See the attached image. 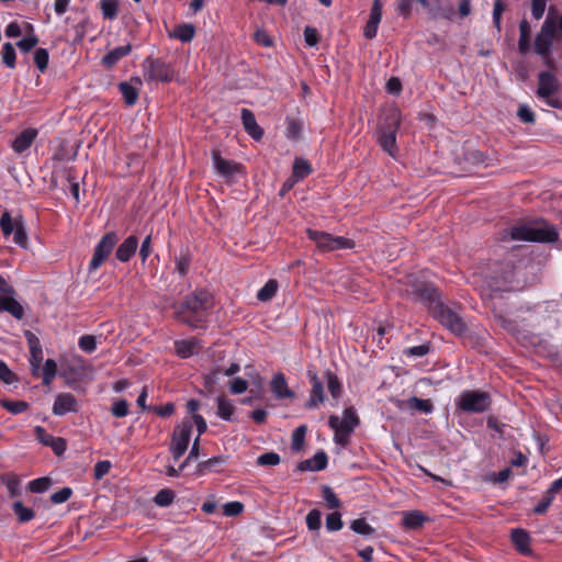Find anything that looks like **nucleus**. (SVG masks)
<instances>
[{
  "label": "nucleus",
  "instance_id": "nucleus-1",
  "mask_svg": "<svg viewBox=\"0 0 562 562\" xmlns=\"http://www.w3.org/2000/svg\"><path fill=\"white\" fill-rule=\"evenodd\" d=\"M213 306V295L207 290L196 289L184 296L176 307L175 316L191 328H205Z\"/></svg>",
  "mask_w": 562,
  "mask_h": 562
},
{
  "label": "nucleus",
  "instance_id": "nucleus-2",
  "mask_svg": "<svg viewBox=\"0 0 562 562\" xmlns=\"http://www.w3.org/2000/svg\"><path fill=\"white\" fill-rule=\"evenodd\" d=\"M526 240L536 243H554L559 238L557 228L547 222L535 225H516L503 232L502 239Z\"/></svg>",
  "mask_w": 562,
  "mask_h": 562
},
{
  "label": "nucleus",
  "instance_id": "nucleus-3",
  "mask_svg": "<svg viewBox=\"0 0 562 562\" xmlns=\"http://www.w3.org/2000/svg\"><path fill=\"white\" fill-rule=\"evenodd\" d=\"M359 425L360 418L352 406L344 409L341 419L337 415H330L328 418V426L334 430V442L342 448L349 445Z\"/></svg>",
  "mask_w": 562,
  "mask_h": 562
},
{
  "label": "nucleus",
  "instance_id": "nucleus-4",
  "mask_svg": "<svg viewBox=\"0 0 562 562\" xmlns=\"http://www.w3.org/2000/svg\"><path fill=\"white\" fill-rule=\"evenodd\" d=\"M401 126V112L397 109H391L385 114L383 122L378 126V143L381 148L391 157L396 156V134Z\"/></svg>",
  "mask_w": 562,
  "mask_h": 562
},
{
  "label": "nucleus",
  "instance_id": "nucleus-5",
  "mask_svg": "<svg viewBox=\"0 0 562 562\" xmlns=\"http://www.w3.org/2000/svg\"><path fill=\"white\" fill-rule=\"evenodd\" d=\"M456 411L465 414H482L492 406V396L488 392L479 390H464L454 398Z\"/></svg>",
  "mask_w": 562,
  "mask_h": 562
},
{
  "label": "nucleus",
  "instance_id": "nucleus-6",
  "mask_svg": "<svg viewBox=\"0 0 562 562\" xmlns=\"http://www.w3.org/2000/svg\"><path fill=\"white\" fill-rule=\"evenodd\" d=\"M143 76L146 82H171L176 70L171 63L160 57H146L142 63Z\"/></svg>",
  "mask_w": 562,
  "mask_h": 562
},
{
  "label": "nucleus",
  "instance_id": "nucleus-7",
  "mask_svg": "<svg viewBox=\"0 0 562 562\" xmlns=\"http://www.w3.org/2000/svg\"><path fill=\"white\" fill-rule=\"evenodd\" d=\"M306 236L308 237V239L314 241L317 248L322 251L351 249L355 247V241L352 239L342 236H334L329 233L322 231L307 228Z\"/></svg>",
  "mask_w": 562,
  "mask_h": 562
},
{
  "label": "nucleus",
  "instance_id": "nucleus-8",
  "mask_svg": "<svg viewBox=\"0 0 562 562\" xmlns=\"http://www.w3.org/2000/svg\"><path fill=\"white\" fill-rule=\"evenodd\" d=\"M430 314L443 327L457 336H462L467 331V325L459 313L446 305L442 301L435 306Z\"/></svg>",
  "mask_w": 562,
  "mask_h": 562
},
{
  "label": "nucleus",
  "instance_id": "nucleus-9",
  "mask_svg": "<svg viewBox=\"0 0 562 562\" xmlns=\"http://www.w3.org/2000/svg\"><path fill=\"white\" fill-rule=\"evenodd\" d=\"M409 295L420 302L429 313L441 302L439 289L431 282L415 279Z\"/></svg>",
  "mask_w": 562,
  "mask_h": 562
},
{
  "label": "nucleus",
  "instance_id": "nucleus-10",
  "mask_svg": "<svg viewBox=\"0 0 562 562\" xmlns=\"http://www.w3.org/2000/svg\"><path fill=\"white\" fill-rule=\"evenodd\" d=\"M117 243L119 235L116 232H108L101 237L88 265L89 273L97 271L108 260Z\"/></svg>",
  "mask_w": 562,
  "mask_h": 562
},
{
  "label": "nucleus",
  "instance_id": "nucleus-11",
  "mask_svg": "<svg viewBox=\"0 0 562 562\" xmlns=\"http://www.w3.org/2000/svg\"><path fill=\"white\" fill-rule=\"evenodd\" d=\"M0 228L4 237L13 234V241L22 248L27 246V234L22 216L12 218L8 211H4L0 217Z\"/></svg>",
  "mask_w": 562,
  "mask_h": 562
},
{
  "label": "nucleus",
  "instance_id": "nucleus-12",
  "mask_svg": "<svg viewBox=\"0 0 562 562\" xmlns=\"http://www.w3.org/2000/svg\"><path fill=\"white\" fill-rule=\"evenodd\" d=\"M192 431V423L183 420L173 429L170 451L175 460H179L187 451Z\"/></svg>",
  "mask_w": 562,
  "mask_h": 562
},
{
  "label": "nucleus",
  "instance_id": "nucleus-13",
  "mask_svg": "<svg viewBox=\"0 0 562 562\" xmlns=\"http://www.w3.org/2000/svg\"><path fill=\"white\" fill-rule=\"evenodd\" d=\"M306 375L311 384V390L305 407L308 409L318 408L325 402L324 381L318 376L315 367H310Z\"/></svg>",
  "mask_w": 562,
  "mask_h": 562
},
{
  "label": "nucleus",
  "instance_id": "nucleus-14",
  "mask_svg": "<svg viewBox=\"0 0 562 562\" xmlns=\"http://www.w3.org/2000/svg\"><path fill=\"white\" fill-rule=\"evenodd\" d=\"M211 157L215 172L218 176L229 179L234 177L236 173L240 172L241 165L234 160L223 158L218 149H213L211 151Z\"/></svg>",
  "mask_w": 562,
  "mask_h": 562
},
{
  "label": "nucleus",
  "instance_id": "nucleus-15",
  "mask_svg": "<svg viewBox=\"0 0 562 562\" xmlns=\"http://www.w3.org/2000/svg\"><path fill=\"white\" fill-rule=\"evenodd\" d=\"M52 411L56 416L77 413L79 411V403L76 396L69 392L58 393L55 397Z\"/></svg>",
  "mask_w": 562,
  "mask_h": 562
},
{
  "label": "nucleus",
  "instance_id": "nucleus-16",
  "mask_svg": "<svg viewBox=\"0 0 562 562\" xmlns=\"http://www.w3.org/2000/svg\"><path fill=\"white\" fill-rule=\"evenodd\" d=\"M559 90V80L551 71H541L538 75L537 95L541 99L551 98Z\"/></svg>",
  "mask_w": 562,
  "mask_h": 562
},
{
  "label": "nucleus",
  "instance_id": "nucleus-17",
  "mask_svg": "<svg viewBox=\"0 0 562 562\" xmlns=\"http://www.w3.org/2000/svg\"><path fill=\"white\" fill-rule=\"evenodd\" d=\"M137 248L138 238L135 235H130L117 246L115 258L120 262H128L135 256Z\"/></svg>",
  "mask_w": 562,
  "mask_h": 562
},
{
  "label": "nucleus",
  "instance_id": "nucleus-18",
  "mask_svg": "<svg viewBox=\"0 0 562 562\" xmlns=\"http://www.w3.org/2000/svg\"><path fill=\"white\" fill-rule=\"evenodd\" d=\"M270 389L277 400L293 398L295 393L290 390L284 373L278 372L273 375Z\"/></svg>",
  "mask_w": 562,
  "mask_h": 562
},
{
  "label": "nucleus",
  "instance_id": "nucleus-19",
  "mask_svg": "<svg viewBox=\"0 0 562 562\" xmlns=\"http://www.w3.org/2000/svg\"><path fill=\"white\" fill-rule=\"evenodd\" d=\"M14 294H0V313H9L15 319L24 317V308L14 297Z\"/></svg>",
  "mask_w": 562,
  "mask_h": 562
},
{
  "label": "nucleus",
  "instance_id": "nucleus-20",
  "mask_svg": "<svg viewBox=\"0 0 562 562\" xmlns=\"http://www.w3.org/2000/svg\"><path fill=\"white\" fill-rule=\"evenodd\" d=\"M241 122L246 133L255 140H260L263 136V130L258 125L255 114L246 108L241 109Z\"/></svg>",
  "mask_w": 562,
  "mask_h": 562
},
{
  "label": "nucleus",
  "instance_id": "nucleus-21",
  "mask_svg": "<svg viewBox=\"0 0 562 562\" xmlns=\"http://www.w3.org/2000/svg\"><path fill=\"white\" fill-rule=\"evenodd\" d=\"M132 82L137 83L138 86L142 85V80L138 77H134L131 79L130 82L122 81L119 83V90L124 99V102L127 106H133L136 104L139 95L138 88L134 87Z\"/></svg>",
  "mask_w": 562,
  "mask_h": 562
},
{
  "label": "nucleus",
  "instance_id": "nucleus-22",
  "mask_svg": "<svg viewBox=\"0 0 562 562\" xmlns=\"http://www.w3.org/2000/svg\"><path fill=\"white\" fill-rule=\"evenodd\" d=\"M37 137V130L25 128L13 140L12 148L15 153L22 154L27 150L35 138Z\"/></svg>",
  "mask_w": 562,
  "mask_h": 562
},
{
  "label": "nucleus",
  "instance_id": "nucleus-23",
  "mask_svg": "<svg viewBox=\"0 0 562 562\" xmlns=\"http://www.w3.org/2000/svg\"><path fill=\"white\" fill-rule=\"evenodd\" d=\"M173 261L175 271L178 276L180 278L187 277L192 265V255L189 247L180 248L179 254L175 256Z\"/></svg>",
  "mask_w": 562,
  "mask_h": 562
},
{
  "label": "nucleus",
  "instance_id": "nucleus-24",
  "mask_svg": "<svg viewBox=\"0 0 562 562\" xmlns=\"http://www.w3.org/2000/svg\"><path fill=\"white\" fill-rule=\"evenodd\" d=\"M27 338L29 347H30V363L34 369L40 368L41 362L43 360V350L40 342V339L30 330L25 333Z\"/></svg>",
  "mask_w": 562,
  "mask_h": 562
},
{
  "label": "nucleus",
  "instance_id": "nucleus-25",
  "mask_svg": "<svg viewBox=\"0 0 562 562\" xmlns=\"http://www.w3.org/2000/svg\"><path fill=\"white\" fill-rule=\"evenodd\" d=\"M201 347L200 340L196 338L182 339L175 341V350L181 359H188L193 356Z\"/></svg>",
  "mask_w": 562,
  "mask_h": 562
},
{
  "label": "nucleus",
  "instance_id": "nucleus-26",
  "mask_svg": "<svg viewBox=\"0 0 562 562\" xmlns=\"http://www.w3.org/2000/svg\"><path fill=\"white\" fill-rule=\"evenodd\" d=\"M132 52V45L127 44L111 49L108 54L102 57V65L106 68L115 66L123 57L127 56Z\"/></svg>",
  "mask_w": 562,
  "mask_h": 562
},
{
  "label": "nucleus",
  "instance_id": "nucleus-27",
  "mask_svg": "<svg viewBox=\"0 0 562 562\" xmlns=\"http://www.w3.org/2000/svg\"><path fill=\"white\" fill-rule=\"evenodd\" d=\"M328 458L324 450L317 451L311 459L299 464L300 470L322 471L327 467Z\"/></svg>",
  "mask_w": 562,
  "mask_h": 562
},
{
  "label": "nucleus",
  "instance_id": "nucleus-28",
  "mask_svg": "<svg viewBox=\"0 0 562 562\" xmlns=\"http://www.w3.org/2000/svg\"><path fill=\"white\" fill-rule=\"evenodd\" d=\"M512 541L515 548L524 555L530 554V536L524 529H514L512 531Z\"/></svg>",
  "mask_w": 562,
  "mask_h": 562
},
{
  "label": "nucleus",
  "instance_id": "nucleus-29",
  "mask_svg": "<svg viewBox=\"0 0 562 562\" xmlns=\"http://www.w3.org/2000/svg\"><path fill=\"white\" fill-rule=\"evenodd\" d=\"M225 460L221 456L210 458L209 460L202 461L198 464L195 475L204 476L212 472H221Z\"/></svg>",
  "mask_w": 562,
  "mask_h": 562
},
{
  "label": "nucleus",
  "instance_id": "nucleus-30",
  "mask_svg": "<svg viewBox=\"0 0 562 562\" xmlns=\"http://www.w3.org/2000/svg\"><path fill=\"white\" fill-rule=\"evenodd\" d=\"M428 520V517L425 516L420 510H411L404 513L403 519H402V526L405 529L415 530L425 524V521Z\"/></svg>",
  "mask_w": 562,
  "mask_h": 562
},
{
  "label": "nucleus",
  "instance_id": "nucleus-31",
  "mask_svg": "<svg viewBox=\"0 0 562 562\" xmlns=\"http://www.w3.org/2000/svg\"><path fill=\"white\" fill-rule=\"evenodd\" d=\"M216 404H217L216 415L223 420H226V422L233 420V415L235 413V406L232 403V401L228 400L224 395H220L216 398Z\"/></svg>",
  "mask_w": 562,
  "mask_h": 562
},
{
  "label": "nucleus",
  "instance_id": "nucleus-32",
  "mask_svg": "<svg viewBox=\"0 0 562 562\" xmlns=\"http://www.w3.org/2000/svg\"><path fill=\"white\" fill-rule=\"evenodd\" d=\"M324 379L327 382V389L334 400H338L342 394V383L338 375L331 370L324 372Z\"/></svg>",
  "mask_w": 562,
  "mask_h": 562
},
{
  "label": "nucleus",
  "instance_id": "nucleus-33",
  "mask_svg": "<svg viewBox=\"0 0 562 562\" xmlns=\"http://www.w3.org/2000/svg\"><path fill=\"white\" fill-rule=\"evenodd\" d=\"M313 172L312 165L304 158L296 157L293 162L292 177L299 182Z\"/></svg>",
  "mask_w": 562,
  "mask_h": 562
},
{
  "label": "nucleus",
  "instance_id": "nucleus-34",
  "mask_svg": "<svg viewBox=\"0 0 562 562\" xmlns=\"http://www.w3.org/2000/svg\"><path fill=\"white\" fill-rule=\"evenodd\" d=\"M195 35V27L190 23H182L173 29L171 34L172 37L181 41L182 43H189Z\"/></svg>",
  "mask_w": 562,
  "mask_h": 562
},
{
  "label": "nucleus",
  "instance_id": "nucleus-35",
  "mask_svg": "<svg viewBox=\"0 0 562 562\" xmlns=\"http://www.w3.org/2000/svg\"><path fill=\"white\" fill-rule=\"evenodd\" d=\"M279 289V283L276 279H269L265 285L257 292V300L260 302L271 301Z\"/></svg>",
  "mask_w": 562,
  "mask_h": 562
},
{
  "label": "nucleus",
  "instance_id": "nucleus-36",
  "mask_svg": "<svg viewBox=\"0 0 562 562\" xmlns=\"http://www.w3.org/2000/svg\"><path fill=\"white\" fill-rule=\"evenodd\" d=\"M519 32L518 49L520 54L526 55L530 49V25L526 20L520 22Z\"/></svg>",
  "mask_w": 562,
  "mask_h": 562
},
{
  "label": "nucleus",
  "instance_id": "nucleus-37",
  "mask_svg": "<svg viewBox=\"0 0 562 562\" xmlns=\"http://www.w3.org/2000/svg\"><path fill=\"white\" fill-rule=\"evenodd\" d=\"M0 406L13 415L24 413L30 407L29 403L25 401H11L8 398H1Z\"/></svg>",
  "mask_w": 562,
  "mask_h": 562
},
{
  "label": "nucleus",
  "instance_id": "nucleus-38",
  "mask_svg": "<svg viewBox=\"0 0 562 562\" xmlns=\"http://www.w3.org/2000/svg\"><path fill=\"white\" fill-rule=\"evenodd\" d=\"M100 10L105 20H114L119 14V0H100Z\"/></svg>",
  "mask_w": 562,
  "mask_h": 562
},
{
  "label": "nucleus",
  "instance_id": "nucleus-39",
  "mask_svg": "<svg viewBox=\"0 0 562 562\" xmlns=\"http://www.w3.org/2000/svg\"><path fill=\"white\" fill-rule=\"evenodd\" d=\"M2 63L10 69L15 68L16 65V53L14 46L8 42L2 45L1 48Z\"/></svg>",
  "mask_w": 562,
  "mask_h": 562
},
{
  "label": "nucleus",
  "instance_id": "nucleus-40",
  "mask_svg": "<svg viewBox=\"0 0 562 562\" xmlns=\"http://www.w3.org/2000/svg\"><path fill=\"white\" fill-rule=\"evenodd\" d=\"M12 509L20 522H27L35 516L34 510L32 508L25 507L21 501L14 502Z\"/></svg>",
  "mask_w": 562,
  "mask_h": 562
},
{
  "label": "nucleus",
  "instance_id": "nucleus-41",
  "mask_svg": "<svg viewBox=\"0 0 562 562\" xmlns=\"http://www.w3.org/2000/svg\"><path fill=\"white\" fill-rule=\"evenodd\" d=\"M557 18L552 15V11L550 10L539 33L546 37L554 40L557 36Z\"/></svg>",
  "mask_w": 562,
  "mask_h": 562
},
{
  "label": "nucleus",
  "instance_id": "nucleus-42",
  "mask_svg": "<svg viewBox=\"0 0 562 562\" xmlns=\"http://www.w3.org/2000/svg\"><path fill=\"white\" fill-rule=\"evenodd\" d=\"M553 40L538 33L535 38V53L538 55H548L551 52Z\"/></svg>",
  "mask_w": 562,
  "mask_h": 562
},
{
  "label": "nucleus",
  "instance_id": "nucleus-43",
  "mask_svg": "<svg viewBox=\"0 0 562 562\" xmlns=\"http://www.w3.org/2000/svg\"><path fill=\"white\" fill-rule=\"evenodd\" d=\"M350 529L362 536H371L375 532V529L364 518H357L352 520Z\"/></svg>",
  "mask_w": 562,
  "mask_h": 562
},
{
  "label": "nucleus",
  "instance_id": "nucleus-44",
  "mask_svg": "<svg viewBox=\"0 0 562 562\" xmlns=\"http://www.w3.org/2000/svg\"><path fill=\"white\" fill-rule=\"evenodd\" d=\"M409 408L416 409L424 414H430L434 411V405L430 400L418 398L413 396L408 400Z\"/></svg>",
  "mask_w": 562,
  "mask_h": 562
},
{
  "label": "nucleus",
  "instance_id": "nucleus-45",
  "mask_svg": "<svg viewBox=\"0 0 562 562\" xmlns=\"http://www.w3.org/2000/svg\"><path fill=\"white\" fill-rule=\"evenodd\" d=\"M176 494L172 490L162 488L154 497L156 505L160 507H167L173 503Z\"/></svg>",
  "mask_w": 562,
  "mask_h": 562
},
{
  "label": "nucleus",
  "instance_id": "nucleus-46",
  "mask_svg": "<svg viewBox=\"0 0 562 562\" xmlns=\"http://www.w3.org/2000/svg\"><path fill=\"white\" fill-rule=\"evenodd\" d=\"M57 373V364L53 359H47L43 367V384L49 385Z\"/></svg>",
  "mask_w": 562,
  "mask_h": 562
},
{
  "label": "nucleus",
  "instance_id": "nucleus-47",
  "mask_svg": "<svg viewBox=\"0 0 562 562\" xmlns=\"http://www.w3.org/2000/svg\"><path fill=\"white\" fill-rule=\"evenodd\" d=\"M77 173L75 168H68L66 170V179L70 183V193L72 198L75 199L76 203L80 202V195H79V183L77 181Z\"/></svg>",
  "mask_w": 562,
  "mask_h": 562
},
{
  "label": "nucleus",
  "instance_id": "nucleus-48",
  "mask_svg": "<svg viewBox=\"0 0 562 562\" xmlns=\"http://www.w3.org/2000/svg\"><path fill=\"white\" fill-rule=\"evenodd\" d=\"M49 55L46 48H37L34 52V64L40 69V71L44 72L48 67Z\"/></svg>",
  "mask_w": 562,
  "mask_h": 562
},
{
  "label": "nucleus",
  "instance_id": "nucleus-49",
  "mask_svg": "<svg viewBox=\"0 0 562 562\" xmlns=\"http://www.w3.org/2000/svg\"><path fill=\"white\" fill-rule=\"evenodd\" d=\"M465 160L476 166H488V157L481 150H470L465 154Z\"/></svg>",
  "mask_w": 562,
  "mask_h": 562
},
{
  "label": "nucleus",
  "instance_id": "nucleus-50",
  "mask_svg": "<svg viewBox=\"0 0 562 562\" xmlns=\"http://www.w3.org/2000/svg\"><path fill=\"white\" fill-rule=\"evenodd\" d=\"M506 10V3L503 0H495L493 8V24L497 32L502 30V14Z\"/></svg>",
  "mask_w": 562,
  "mask_h": 562
},
{
  "label": "nucleus",
  "instance_id": "nucleus-51",
  "mask_svg": "<svg viewBox=\"0 0 562 562\" xmlns=\"http://www.w3.org/2000/svg\"><path fill=\"white\" fill-rule=\"evenodd\" d=\"M52 484V480L49 477H38V479H35V480H32L30 483H29V490L32 492V493H44L45 491H47L49 488Z\"/></svg>",
  "mask_w": 562,
  "mask_h": 562
},
{
  "label": "nucleus",
  "instance_id": "nucleus-52",
  "mask_svg": "<svg viewBox=\"0 0 562 562\" xmlns=\"http://www.w3.org/2000/svg\"><path fill=\"white\" fill-rule=\"evenodd\" d=\"M306 526L310 530L316 531L319 530L322 526V513L321 510L314 508L308 512L306 516Z\"/></svg>",
  "mask_w": 562,
  "mask_h": 562
},
{
  "label": "nucleus",
  "instance_id": "nucleus-53",
  "mask_svg": "<svg viewBox=\"0 0 562 562\" xmlns=\"http://www.w3.org/2000/svg\"><path fill=\"white\" fill-rule=\"evenodd\" d=\"M302 133V124L299 120L286 119V137L297 139Z\"/></svg>",
  "mask_w": 562,
  "mask_h": 562
},
{
  "label": "nucleus",
  "instance_id": "nucleus-54",
  "mask_svg": "<svg viewBox=\"0 0 562 562\" xmlns=\"http://www.w3.org/2000/svg\"><path fill=\"white\" fill-rule=\"evenodd\" d=\"M342 526L344 524L340 513L334 512L326 516V528L328 531H338L342 528Z\"/></svg>",
  "mask_w": 562,
  "mask_h": 562
},
{
  "label": "nucleus",
  "instance_id": "nucleus-55",
  "mask_svg": "<svg viewBox=\"0 0 562 562\" xmlns=\"http://www.w3.org/2000/svg\"><path fill=\"white\" fill-rule=\"evenodd\" d=\"M38 41L40 40L36 34H31V35H27V36L23 37L22 40H20L16 43V46L23 53H29L38 44Z\"/></svg>",
  "mask_w": 562,
  "mask_h": 562
},
{
  "label": "nucleus",
  "instance_id": "nucleus-56",
  "mask_svg": "<svg viewBox=\"0 0 562 562\" xmlns=\"http://www.w3.org/2000/svg\"><path fill=\"white\" fill-rule=\"evenodd\" d=\"M79 348L88 353H92L97 349L95 337L92 335H82L78 340Z\"/></svg>",
  "mask_w": 562,
  "mask_h": 562
},
{
  "label": "nucleus",
  "instance_id": "nucleus-57",
  "mask_svg": "<svg viewBox=\"0 0 562 562\" xmlns=\"http://www.w3.org/2000/svg\"><path fill=\"white\" fill-rule=\"evenodd\" d=\"M0 381L5 384H12L18 381L16 374L8 367V364L0 360Z\"/></svg>",
  "mask_w": 562,
  "mask_h": 562
},
{
  "label": "nucleus",
  "instance_id": "nucleus-58",
  "mask_svg": "<svg viewBox=\"0 0 562 562\" xmlns=\"http://www.w3.org/2000/svg\"><path fill=\"white\" fill-rule=\"evenodd\" d=\"M280 456L273 451L262 453L257 458V464L261 467L277 465L280 463Z\"/></svg>",
  "mask_w": 562,
  "mask_h": 562
},
{
  "label": "nucleus",
  "instance_id": "nucleus-59",
  "mask_svg": "<svg viewBox=\"0 0 562 562\" xmlns=\"http://www.w3.org/2000/svg\"><path fill=\"white\" fill-rule=\"evenodd\" d=\"M323 496L328 508L336 509L340 507V499L337 497V495L333 492V490L329 486H324Z\"/></svg>",
  "mask_w": 562,
  "mask_h": 562
},
{
  "label": "nucleus",
  "instance_id": "nucleus-60",
  "mask_svg": "<svg viewBox=\"0 0 562 562\" xmlns=\"http://www.w3.org/2000/svg\"><path fill=\"white\" fill-rule=\"evenodd\" d=\"M128 412V403L123 398L115 401L111 407L112 415L119 418L127 416Z\"/></svg>",
  "mask_w": 562,
  "mask_h": 562
},
{
  "label": "nucleus",
  "instance_id": "nucleus-61",
  "mask_svg": "<svg viewBox=\"0 0 562 562\" xmlns=\"http://www.w3.org/2000/svg\"><path fill=\"white\" fill-rule=\"evenodd\" d=\"M243 510L244 504L237 501L228 502L223 506V514L227 517L238 516Z\"/></svg>",
  "mask_w": 562,
  "mask_h": 562
},
{
  "label": "nucleus",
  "instance_id": "nucleus-62",
  "mask_svg": "<svg viewBox=\"0 0 562 562\" xmlns=\"http://www.w3.org/2000/svg\"><path fill=\"white\" fill-rule=\"evenodd\" d=\"M306 426H299L292 435V449L300 450L304 442Z\"/></svg>",
  "mask_w": 562,
  "mask_h": 562
},
{
  "label": "nucleus",
  "instance_id": "nucleus-63",
  "mask_svg": "<svg viewBox=\"0 0 562 562\" xmlns=\"http://www.w3.org/2000/svg\"><path fill=\"white\" fill-rule=\"evenodd\" d=\"M34 434L38 442L43 446L49 447V445L54 442V436L48 434L42 426H36L34 428Z\"/></svg>",
  "mask_w": 562,
  "mask_h": 562
},
{
  "label": "nucleus",
  "instance_id": "nucleus-64",
  "mask_svg": "<svg viewBox=\"0 0 562 562\" xmlns=\"http://www.w3.org/2000/svg\"><path fill=\"white\" fill-rule=\"evenodd\" d=\"M4 483L11 497H15L21 494L20 480L16 475H9Z\"/></svg>",
  "mask_w": 562,
  "mask_h": 562
}]
</instances>
